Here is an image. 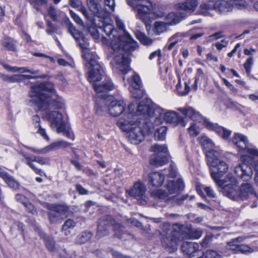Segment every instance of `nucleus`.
Returning <instances> with one entry per match:
<instances>
[{
    "mask_svg": "<svg viewBox=\"0 0 258 258\" xmlns=\"http://www.w3.org/2000/svg\"><path fill=\"white\" fill-rule=\"evenodd\" d=\"M137 47V42L126 33L124 36L112 40L110 53L113 56V60L110 62L112 67H116L123 74L126 73L130 70L129 54Z\"/></svg>",
    "mask_w": 258,
    "mask_h": 258,
    "instance_id": "obj_3",
    "label": "nucleus"
},
{
    "mask_svg": "<svg viewBox=\"0 0 258 258\" xmlns=\"http://www.w3.org/2000/svg\"><path fill=\"white\" fill-rule=\"evenodd\" d=\"M170 157L167 155L154 154L149 157V163L151 166L158 167L167 164Z\"/></svg>",
    "mask_w": 258,
    "mask_h": 258,
    "instance_id": "obj_25",
    "label": "nucleus"
},
{
    "mask_svg": "<svg viewBox=\"0 0 258 258\" xmlns=\"http://www.w3.org/2000/svg\"><path fill=\"white\" fill-rule=\"evenodd\" d=\"M253 61L252 57H249L243 64L244 68L247 74H249L251 71V68Z\"/></svg>",
    "mask_w": 258,
    "mask_h": 258,
    "instance_id": "obj_53",
    "label": "nucleus"
},
{
    "mask_svg": "<svg viewBox=\"0 0 258 258\" xmlns=\"http://www.w3.org/2000/svg\"><path fill=\"white\" fill-rule=\"evenodd\" d=\"M149 178L151 184L155 187L161 186L165 179L164 175L158 172L151 173Z\"/></svg>",
    "mask_w": 258,
    "mask_h": 258,
    "instance_id": "obj_33",
    "label": "nucleus"
},
{
    "mask_svg": "<svg viewBox=\"0 0 258 258\" xmlns=\"http://www.w3.org/2000/svg\"><path fill=\"white\" fill-rule=\"evenodd\" d=\"M206 156L212 179L217 184L222 185L224 182L221 178L227 172L228 165L221 160V154L213 149L206 151Z\"/></svg>",
    "mask_w": 258,
    "mask_h": 258,
    "instance_id": "obj_7",
    "label": "nucleus"
},
{
    "mask_svg": "<svg viewBox=\"0 0 258 258\" xmlns=\"http://www.w3.org/2000/svg\"><path fill=\"white\" fill-rule=\"evenodd\" d=\"M168 25L166 22H156L154 23L153 31L155 33L159 35L167 30Z\"/></svg>",
    "mask_w": 258,
    "mask_h": 258,
    "instance_id": "obj_40",
    "label": "nucleus"
},
{
    "mask_svg": "<svg viewBox=\"0 0 258 258\" xmlns=\"http://www.w3.org/2000/svg\"><path fill=\"white\" fill-rule=\"evenodd\" d=\"M240 159L243 163L235 167L234 172L243 181H249L253 175L252 168L258 172V150H249V154L241 155Z\"/></svg>",
    "mask_w": 258,
    "mask_h": 258,
    "instance_id": "obj_6",
    "label": "nucleus"
},
{
    "mask_svg": "<svg viewBox=\"0 0 258 258\" xmlns=\"http://www.w3.org/2000/svg\"><path fill=\"white\" fill-rule=\"evenodd\" d=\"M2 45L8 51L17 52V41L13 38L5 37L2 40Z\"/></svg>",
    "mask_w": 258,
    "mask_h": 258,
    "instance_id": "obj_32",
    "label": "nucleus"
},
{
    "mask_svg": "<svg viewBox=\"0 0 258 258\" xmlns=\"http://www.w3.org/2000/svg\"><path fill=\"white\" fill-rule=\"evenodd\" d=\"M186 17L183 12L170 13L165 18L168 26H173L177 24Z\"/></svg>",
    "mask_w": 258,
    "mask_h": 258,
    "instance_id": "obj_26",
    "label": "nucleus"
},
{
    "mask_svg": "<svg viewBox=\"0 0 258 258\" xmlns=\"http://www.w3.org/2000/svg\"><path fill=\"white\" fill-rule=\"evenodd\" d=\"M114 222V220L109 216H105L100 218L96 234L97 238H100L107 235Z\"/></svg>",
    "mask_w": 258,
    "mask_h": 258,
    "instance_id": "obj_12",
    "label": "nucleus"
},
{
    "mask_svg": "<svg viewBox=\"0 0 258 258\" xmlns=\"http://www.w3.org/2000/svg\"><path fill=\"white\" fill-rule=\"evenodd\" d=\"M198 0H186L182 3H178L175 8L178 10H182L186 12H194L198 6Z\"/></svg>",
    "mask_w": 258,
    "mask_h": 258,
    "instance_id": "obj_28",
    "label": "nucleus"
},
{
    "mask_svg": "<svg viewBox=\"0 0 258 258\" xmlns=\"http://www.w3.org/2000/svg\"><path fill=\"white\" fill-rule=\"evenodd\" d=\"M228 177L230 180V183L224 185L226 181L221 178L224 183L222 185L219 186L222 188V192L224 195L229 198L230 199L237 201L238 199V188L236 189V185L233 183L235 181V178L232 177L231 175H228Z\"/></svg>",
    "mask_w": 258,
    "mask_h": 258,
    "instance_id": "obj_15",
    "label": "nucleus"
},
{
    "mask_svg": "<svg viewBox=\"0 0 258 258\" xmlns=\"http://www.w3.org/2000/svg\"><path fill=\"white\" fill-rule=\"evenodd\" d=\"M188 131L190 136L196 137L200 134V129L196 123H191L188 128Z\"/></svg>",
    "mask_w": 258,
    "mask_h": 258,
    "instance_id": "obj_49",
    "label": "nucleus"
},
{
    "mask_svg": "<svg viewBox=\"0 0 258 258\" xmlns=\"http://www.w3.org/2000/svg\"><path fill=\"white\" fill-rule=\"evenodd\" d=\"M202 233L200 228L190 229L185 225L176 223L173 225L172 229H168L167 231L163 232L162 245L167 251L172 252L177 248V243L180 237L183 239H199Z\"/></svg>",
    "mask_w": 258,
    "mask_h": 258,
    "instance_id": "obj_4",
    "label": "nucleus"
},
{
    "mask_svg": "<svg viewBox=\"0 0 258 258\" xmlns=\"http://www.w3.org/2000/svg\"><path fill=\"white\" fill-rule=\"evenodd\" d=\"M248 237L246 236H241L238 237H236L235 238L232 239L228 243V245L229 246H234L236 245V243H239L243 241L244 240H245Z\"/></svg>",
    "mask_w": 258,
    "mask_h": 258,
    "instance_id": "obj_55",
    "label": "nucleus"
},
{
    "mask_svg": "<svg viewBox=\"0 0 258 258\" xmlns=\"http://www.w3.org/2000/svg\"><path fill=\"white\" fill-rule=\"evenodd\" d=\"M26 208V210L27 212L31 214L32 215H35L37 214V211L35 207L29 201L26 204L24 205Z\"/></svg>",
    "mask_w": 258,
    "mask_h": 258,
    "instance_id": "obj_52",
    "label": "nucleus"
},
{
    "mask_svg": "<svg viewBox=\"0 0 258 258\" xmlns=\"http://www.w3.org/2000/svg\"><path fill=\"white\" fill-rule=\"evenodd\" d=\"M30 95L36 111L45 110V117L50 122L51 126L56 127L58 133H62L73 140L74 137L63 120L62 114L58 111L64 108V101L57 95L53 84L46 82L33 85Z\"/></svg>",
    "mask_w": 258,
    "mask_h": 258,
    "instance_id": "obj_1",
    "label": "nucleus"
},
{
    "mask_svg": "<svg viewBox=\"0 0 258 258\" xmlns=\"http://www.w3.org/2000/svg\"><path fill=\"white\" fill-rule=\"evenodd\" d=\"M184 185L181 179L178 178L176 181H169L166 185L168 192L162 189L158 190L157 194L160 199H166L168 198L169 195L178 194L183 190Z\"/></svg>",
    "mask_w": 258,
    "mask_h": 258,
    "instance_id": "obj_9",
    "label": "nucleus"
},
{
    "mask_svg": "<svg viewBox=\"0 0 258 258\" xmlns=\"http://www.w3.org/2000/svg\"><path fill=\"white\" fill-rule=\"evenodd\" d=\"M0 177L2 178L11 187L17 188L19 186L18 182L15 180V179L9 174L7 172L5 171L3 169L0 168Z\"/></svg>",
    "mask_w": 258,
    "mask_h": 258,
    "instance_id": "obj_35",
    "label": "nucleus"
},
{
    "mask_svg": "<svg viewBox=\"0 0 258 258\" xmlns=\"http://www.w3.org/2000/svg\"><path fill=\"white\" fill-rule=\"evenodd\" d=\"M37 127H38V128L37 131V133L41 135L45 140L47 141L49 140V137L46 133L45 130L41 127L40 124H38Z\"/></svg>",
    "mask_w": 258,
    "mask_h": 258,
    "instance_id": "obj_60",
    "label": "nucleus"
},
{
    "mask_svg": "<svg viewBox=\"0 0 258 258\" xmlns=\"http://www.w3.org/2000/svg\"><path fill=\"white\" fill-rule=\"evenodd\" d=\"M86 61L85 66L88 69V80L94 84L100 81L102 79L103 70L95 57Z\"/></svg>",
    "mask_w": 258,
    "mask_h": 258,
    "instance_id": "obj_8",
    "label": "nucleus"
},
{
    "mask_svg": "<svg viewBox=\"0 0 258 258\" xmlns=\"http://www.w3.org/2000/svg\"><path fill=\"white\" fill-rule=\"evenodd\" d=\"M93 86L97 93L105 91L112 90L114 88L113 84L110 80L104 81L101 85H97L94 83Z\"/></svg>",
    "mask_w": 258,
    "mask_h": 258,
    "instance_id": "obj_36",
    "label": "nucleus"
},
{
    "mask_svg": "<svg viewBox=\"0 0 258 258\" xmlns=\"http://www.w3.org/2000/svg\"><path fill=\"white\" fill-rule=\"evenodd\" d=\"M48 0H30V4L37 12L40 11V7L47 5Z\"/></svg>",
    "mask_w": 258,
    "mask_h": 258,
    "instance_id": "obj_44",
    "label": "nucleus"
},
{
    "mask_svg": "<svg viewBox=\"0 0 258 258\" xmlns=\"http://www.w3.org/2000/svg\"><path fill=\"white\" fill-rule=\"evenodd\" d=\"M99 28L106 34L107 36L110 37L111 42L112 40L113 39V35L114 34V33H117L114 26L111 24H105L103 23L102 26H100Z\"/></svg>",
    "mask_w": 258,
    "mask_h": 258,
    "instance_id": "obj_38",
    "label": "nucleus"
},
{
    "mask_svg": "<svg viewBox=\"0 0 258 258\" xmlns=\"http://www.w3.org/2000/svg\"><path fill=\"white\" fill-rule=\"evenodd\" d=\"M221 256L216 251L209 249L205 253V258H221Z\"/></svg>",
    "mask_w": 258,
    "mask_h": 258,
    "instance_id": "obj_54",
    "label": "nucleus"
},
{
    "mask_svg": "<svg viewBox=\"0 0 258 258\" xmlns=\"http://www.w3.org/2000/svg\"><path fill=\"white\" fill-rule=\"evenodd\" d=\"M202 121L206 128L209 130L215 131L223 139H228L231 134V131L220 126L217 123H214L204 117Z\"/></svg>",
    "mask_w": 258,
    "mask_h": 258,
    "instance_id": "obj_18",
    "label": "nucleus"
},
{
    "mask_svg": "<svg viewBox=\"0 0 258 258\" xmlns=\"http://www.w3.org/2000/svg\"><path fill=\"white\" fill-rule=\"evenodd\" d=\"M235 248L237 250L242 253L251 252L252 251V249L248 246L245 245H236Z\"/></svg>",
    "mask_w": 258,
    "mask_h": 258,
    "instance_id": "obj_57",
    "label": "nucleus"
},
{
    "mask_svg": "<svg viewBox=\"0 0 258 258\" xmlns=\"http://www.w3.org/2000/svg\"><path fill=\"white\" fill-rule=\"evenodd\" d=\"M126 104L123 100H114L111 101L108 107L109 113L112 116H122L117 121V126L124 132L129 133L131 142L138 144L145 138V101L142 100L137 105L135 110L134 103L128 104L127 112H124Z\"/></svg>",
    "mask_w": 258,
    "mask_h": 258,
    "instance_id": "obj_2",
    "label": "nucleus"
},
{
    "mask_svg": "<svg viewBox=\"0 0 258 258\" xmlns=\"http://www.w3.org/2000/svg\"><path fill=\"white\" fill-rule=\"evenodd\" d=\"M115 0L104 1V11L106 13L109 14L113 12L115 9Z\"/></svg>",
    "mask_w": 258,
    "mask_h": 258,
    "instance_id": "obj_47",
    "label": "nucleus"
},
{
    "mask_svg": "<svg viewBox=\"0 0 258 258\" xmlns=\"http://www.w3.org/2000/svg\"><path fill=\"white\" fill-rule=\"evenodd\" d=\"M232 142L237 148L239 152L249 154V150H253L250 148V144L247 137L240 133H235L232 138Z\"/></svg>",
    "mask_w": 258,
    "mask_h": 258,
    "instance_id": "obj_13",
    "label": "nucleus"
},
{
    "mask_svg": "<svg viewBox=\"0 0 258 258\" xmlns=\"http://www.w3.org/2000/svg\"><path fill=\"white\" fill-rule=\"evenodd\" d=\"M70 14L71 17L73 19L75 22L80 26H84V22L79 16L77 15L73 11H70Z\"/></svg>",
    "mask_w": 258,
    "mask_h": 258,
    "instance_id": "obj_56",
    "label": "nucleus"
},
{
    "mask_svg": "<svg viewBox=\"0 0 258 258\" xmlns=\"http://www.w3.org/2000/svg\"><path fill=\"white\" fill-rule=\"evenodd\" d=\"M164 120L169 123H172L174 125H179L184 127L186 124L184 117L179 116L177 113L172 110H167L164 113Z\"/></svg>",
    "mask_w": 258,
    "mask_h": 258,
    "instance_id": "obj_20",
    "label": "nucleus"
},
{
    "mask_svg": "<svg viewBox=\"0 0 258 258\" xmlns=\"http://www.w3.org/2000/svg\"><path fill=\"white\" fill-rule=\"evenodd\" d=\"M126 192L130 196L137 199L141 204L145 201V186L140 180L135 182L132 187L126 190Z\"/></svg>",
    "mask_w": 258,
    "mask_h": 258,
    "instance_id": "obj_14",
    "label": "nucleus"
},
{
    "mask_svg": "<svg viewBox=\"0 0 258 258\" xmlns=\"http://www.w3.org/2000/svg\"><path fill=\"white\" fill-rule=\"evenodd\" d=\"M76 189L80 195H87L88 194V191L79 184L76 185Z\"/></svg>",
    "mask_w": 258,
    "mask_h": 258,
    "instance_id": "obj_62",
    "label": "nucleus"
},
{
    "mask_svg": "<svg viewBox=\"0 0 258 258\" xmlns=\"http://www.w3.org/2000/svg\"><path fill=\"white\" fill-rule=\"evenodd\" d=\"M102 0H87V4L90 11L92 13L93 16L99 15L102 12L100 2Z\"/></svg>",
    "mask_w": 258,
    "mask_h": 258,
    "instance_id": "obj_34",
    "label": "nucleus"
},
{
    "mask_svg": "<svg viewBox=\"0 0 258 258\" xmlns=\"http://www.w3.org/2000/svg\"><path fill=\"white\" fill-rule=\"evenodd\" d=\"M48 213L49 220L51 223H57L64 219L68 212V208L62 205H52Z\"/></svg>",
    "mask_w": 258,
    "mask_h": 258,
    "instance_id": "obj_10",
    "label": "nucleus"
},
{
    "mask_svg": "<svg viewBox=\"0 0 258 258\" xmlns=\"http://www.w3.org/2000/svg\"><path fill=\"white\" fill-rule=\"evenodd\" d=\"M225 14L231 12L234 7L245 8L247 4L245 0H219Z\"/></svg>",
    "mask_w": 258,
    "mask_h": 258,
    "instance_id": "obj_19",
    "label": "nucleus"
},
{
    "mask_svg": "<svg viewBox=\"0 0 258 258\" xmlns=\"http://www.w3.org/2000/svg\"><path fill=\"white\" fill-rule=\"evenodd\" d=\"M72 144L68 143L66 141L59 140L51 143L50 145L41 149L38 150L32 148H27L32 152L37 154H46L52 151L67 148L69 146H70Z\"/></svg>",
    "mask_w": 258,
    "mask_h": 258,
    "instance_id": "obj_16",
    "label": "nucleus"
},
{
    "mask_svg": "<svg viewBox=\"0 0 258 258\" xmlns=\"http://www.w3.org/2000/svg\"><path fill=\"white\" fill-rule=\"evenodd\" d=\"M131 86L130 89H136L137 88H142V84L140 77L137 75H134L129 81Z\"/></svg>",
    "mask_w": 258,
    "mask_h": 258,
    "instance_id": "obj_43",
    "label": "nucleus"
},
{
    "mask_svg": "<svg viewBox=\"0 0 258 258\" xmlns=\"http://www.w3.org/2000/svg\"><path fill=\"white\" fill-rule=\"evenodd\" d=\"M130 92L132 97L137 100L141 99L145 95L144 91L141 88L130 89Z\"/></svg>",
    "mask_w": 258,
    "mask_h": 258,
    "instance_id": "obj_46",
    "label": "nucleus"
},
{
    "mask_svg": "<svg viewBox=\"0 0 258 258\" xmlns=\"http://www.w3.org/2000/svg\"><path fill=\"white\" fill-rule=\"evenodd\" d=\"M75 222L72 219H68L64 223L62 226V231L64 232L66 235L70 233L69 229H72L75 226Z\"/></svg>",
    "mask_w": 258,
    "mask_h": 258,
    "instance_id": "obj_45",
    "label": "nucleus"
},
{
    "mask_svg": "<svg viewBox=\"0 0 258 258\" xmlns=\"http://www.w3.org/2000/svg\"><path fill=\"white\" fill-rule=\"evenodd\" d=\"M164 110L146 97V134L154 133L155 141H163L166 139L167 128L159 127L162 123L161 115Z\"/></svg>",
    "mask_w": 258,
    "mask_h": 258,
    "instance_id": "obj_5",
    "label": "nucleus"
},
{
    "mask_svg": "<svg viewBox=\"0 0 258 258\" xmlns=\"http://www.w3.org/2000/svg\"><path fill=\"white\" fill-rule=\"evenodd\" d=\"M159 6L150 1L146 0V20L150 21L162 17Z\"/></svg>",
    "mask_w": 258,
    "mask_h": 258,
    "instance_id": "obj_21",
    "label": "nucleus"
},
{
    "mask_svg": "<svg viewBox=\"0 0 258 258\" xmlns=\"http://www.w3.org/2000/svg\"><path fill=\"white\" fill-rule=\"evenodd\" d=\"M112 255L114 258H131L128 256L123 255L119 251L116 250L112 251Z\"/></svg>",
    "mask_w": 258,
    "mask_h": 258,
    "instance_id": "obj_64",
    "label": "nucleus"
},
{
    "mask_svg": "<svg viewBox=\"0 0 258 258\" xmlns=\"http://www.w3.org/2000/svg\"><path fill=\"white\" fill-rule=\"evenodd\" d=\"M78 43L82 50V56L86 60L95 57L93 54L90 53L89 43L86 38L82 37L78 41Z\"/></svg>",
    "mask_w": 258,
    "mask_h": 258,
    "instance_id": "obj_29",
    "label": "nucleus"
},
{
    "mask_svg": "<svg viewBox=\"0 0 258 258\" xmlns=\"http://www.w3.org/2000/svg\"><path fill=\"white\" fill-rule=\"evenodd\" d=\"M89 22V25L91 26L88 27V32L90 35L95 39L99 38V33L96 28L94 27V17L93 16V22L91 23L90 21H88Z\"/></svg>",
    "mask_w": 258,
    "mask_h": 258,
    "instance_id": "obj_48",
    "label": "nucleus"
},
{
    "mask_svg": "<svg viewBox=\"0 0 258 258\" xmlns=\"http://www.w3.org/2000/svg\"><path fill=\"white\" fill-rule=\"evenodd\" d=\"M221 7L220 1L218 0L215 3L208 2L201 4L200 6V10L201 13L204 15H207L209 14V11L213 10L219 13L225 14Z\"/></svg>",
    "mask_w": 258,
    "mask_h": 258,
    "instance_id": "obj_24",
    "label": "nucleus"
},
{
    "mask_svg": "<svg viewBox=\"0 0 258 258\" xmlns=\"http://www.w3.org/2000/svg\"><path fill=\"white\" fill-rule=\"evenodd\" d=\"M149 151L155 153V154H161L163 155H167L168 157H170L168 150V147L165 144L160 145L156 143L151 146L149 149Z\"/></svg>",
    "mask_w": 258,
    "mask_h": 258,
    "instance_id": "obj_37",
    "label": "nucleus"
},
{
    "mask_svg": "<svg viewBox=\"0 0 258 258\" xmlns=\"http://www.w3.org/2000/svg\"><path fill=\"white\" fill-rule=\"evenodd\" d=\"M33 160L41 165H49L50 159L49 157H42L40 156H34Z\"/></svg>",
    "mask_w": 258,
    "mask_h": 258,
    "instance_id": "obj_51",
    "label": "nucleus"
},
{
    "mask_svg": "<svg viewBox=\"0 0 258 258\" xmlns=\"http://www.w3.org/2000/svg\"><path fill=\"white\" fill-rule=\"evenodd\" d=\"M16 200L22 204L23 206L25 205L27 202L29 201V200L27 198H26L25 196L17 194L15 196Z\"/></svg>",
    "mask_w": 258,
    "mask_h": 258,
    "instance_id": "obj_58",
    "label": "nucleus"
},
{
    "mask_svg": "<svg viewBox=\"0 0 258 258\" xmlns=\"http://www.w3.org/2000/svg\"><path fill=\"white\" fill-rule=\"evenodd\" d=\"M253 198H257L253 186L250 183H243L238 188V199L239 201H247Z\"/></svg>",
    "mask_w": 258,
    "mask_h": 258,
    "instance_id": "obj_11",
    "label": "nucleus"
},
{
    "mask_svg": "<svg viewBox=\"0 0 258 258\" xmlns=\"http://www.w3.org/2000/svg\"><path fill=\"white\" fill-rule=\"evenodd\" d=\"M204 191L209 198H214L216 197V194L211 187H206L204 188Z\"/></svg>",
    "mask_w": 258,
    "mask_h": 258,
    "instance_id": "obj_61",
    "label": "nucleus"
},
{
    "mask_svg": "<svg viewBox=\"0 0 258 258\" xmlns=\"http://www.w3.org/2000/svg\"><path fill=\"white\" fill-rule=\"evenodd\" d=\"M228 44V41L225 40V39H223L221 41V42H217L215 44V46L217 49L219 50H221L223 48L226 47Z\"/></svg>",
    "mask_w": 258,
    "mask_h": 258,
    "instance_id": "obj_63",
    "label": "nucleus"
},
{
    "mask_svg": "<svg viewBox=\"0 0 258 258\" xmlns=\"http://www.w3.org/2000/svg\"><path fill=\"white\" fill-rule=\"evenodd\" d=\"M116 25H117V28L120 30H123V34H118L117 35V36L116 35V34H113V40H114L115 38L116 39H117L120 36H124V33H127L129 35H130L127 32H126L125 30L124 29V24L123 23V22H122L121 20L118 19H116Z\"/></svg>",
    "mask_w": 258,
    "mask_h": 258,
    "instance_id": "obj_50",
    "label": "nucleus"
},
{
    "mask_svg": "<svg viewBox=\"0 0 258 258\" xmlns=\"http://www.w3.org/2000/svg\"><path fill=\"white\" fill-rule=\"evenodd\" d=\"M115 236L119 239L123 240H130L134 238V235L124 230L123 227L119 224H115L113 226Z\"/></svg>",
    "mask_w": 258,
    "mask_h": 258,
    "instance_id": "obj_30",
    "label": "nucleus"
},
{
    "mask_svg": "<svg viewBox=\"0 0 258 258\" xmlns=\"http://www.w3.org/2000/svg\"><path fill=\"white\" fill-rule=\"evenodd\" d=\"M48 15L53 21L57 20V11L53 6L49 7L48 9Z\"/></svg>",
    "mask_w": 258,
    "mask_h": 258,
    "instance_id": "obj_59",
    "label": "nucleus"
},
{
    "mask_svg": "<svg viewBox=\"0 0 258 258\" xmlns=\"http://www.w3.org/2000/svg\"><path fill=\"white\" fill-rule=\"evenodd\" d=\"M177 110L181 112L184 116L189 117L192 120L202 122L204 119V117L201 113L190 106L178 108Z\"/></svg>",
    "mask_w": 258,
    "mask_h": 258,
    "instance_id": "obj_23",
    "label": "nucleus"
},
{
    "mask_svg": "<svg viewBox=\"0 0 258 258\" xmlns=\"http://www.w3.org/2000/svg\"><path fill=\"white\" fill-rule=\"evenodd\" d=\"M200 143L202 147L206 150H211L214 147L212 141L207 136H202L200 139Z\"/></svg>",
    "mask_w": 258,
    "mask_h": 258,
    "instance_id": "obj_42",
    "label": "nucleus"
},
{
    "mask_svg": "<svg viewBox=\"0 0 258 258\" xmlns=\"http://www.w3.org/2000/svg\"><path fill=\"white\" fill-rule=\"evenodd\" d=\"M128 4L132 6L137 18L145 24V0H134L132 4L129 2Z\"/></svg>",
    "mask_w": 258,
    "mask_h": 258,
    "instance_id": "obj_22",
    "label": "nucleus"
},
{
    "mask_svg": "<svg viewBox=\"0 0 258 258\" xmlns=\"http://www.w3.org/2000/svg\"><path fill=\"white\" fill-rule=\"evenodd\" d=\"M69 3L72 7L78 9L87 21L93 22V16L89 14L85 7L83 5L81 0H69Z\"/></svg>",
    "mask_w": 258,
    "mask_h": 258,
    "instance_id": "obj_27",
    "label": "nucleus"
},
{
    "mask_svg": "<svg viewBox=\"0 0 258 258\" xmlns=\"http://www.w3.org/2000/svg\"><path fill=\"white\" fill-rule=\"evenodd\" d=\"M1 63L5 69L7 70L9 72H17L20 73H29L32 75H37V74H40L39 70L35 71L33 70H30L26 67L19 68V67H11L10 66H9L8 64H5L3 62H1Z\"/></svg>",
    "mask_w": 258,
    "mask_h": 258,
    "instance_id": "obj_31",
    "label": "nucleus"
},
{
    "mask_svg": "<svg viewBox=\"0 0 258 258\" xmlns=\"http://www.w3.org/2000/svg\"><path fill=\"white\" fill-rule=\"evenodd\" d=\"M199 245L196 242L183 241L181 245V249L183 253L189 256L191 258L196 255L199 256L197 258H203L202 256L203 253L199 250Z\"/></svg>",
    "mask_w": 258,
    "mask_h": 258,
    "instance_id": "obj_17",
    "label": "nucleus"
},
{
    "mask_svg": "<svg viewBox=\"0 0 258 258\" xmlns=\"http://www.w3.org/2000/svg\"><path fill=\"white\" fill-rule=\"evenodd\" d=\"M68 29L71 35L77 42L83 37L82 34L78 32L70 21L68 23Z\"/></svg>",
    "mask_w": 258,
    "mask_h": 258,
    "instance_id": "obj_41",
    "label": "nucleus"
},
{
    "mask_svg": "<svg viewBox=\"0 0 258 258\" xmlns=\"http://www.w3.org/2000/svg\"><path fill=\"white\" fill-rule=\"evenodd\" d=\"M92 235L91 232L84 231L76 237L75 242L79 244H84L90 240Z\"/></svg>",
    "mask_w": 258,
    "mask_h": 258,
    "instance_id": "obj_39",
    "label": "nucleus"
}]
</instances>
